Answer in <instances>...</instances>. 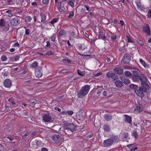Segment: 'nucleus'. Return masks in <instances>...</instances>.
Here are the masks:
<instances>
[{"label": "nucleus", "mask_w": 151, "mask_h": 151, "mask_svg": "<svg viewBox=\"0 0 151 151\" xmlns=\"http://www.w3.org/2000/svg\"><path fill=\"white\" fill-rule=\"evenodd\" d=\"M132 136L134 137L136 139L138 138V134L136 131H133L132 134Z\"/></svg>", "instance_id": "obj_27"}, {"label": "nucleus", "mask_w": 151, "mask_h": 151, "mask_svg": "<svg viewBox=\"0 0 151 151\" xmlns=\"http://www.w3.org/2000/svg\"><path fill=\"white\" fill-rule=\"evenodd\" d=\"M67 111H62L60 113V114L62 115H67Z\"/></svg>", "instance_id": "obj_49"}, {"label": "nucleus", "mask_w": 151, "mask_h": 151, "mask_svg": "<svg viewBox=\"0 0 151 151\" xmlns=\"http://www.w3.org/2000/svg\"><path fill=\"white\" fill-rule=\"evenodd\" d=\"M139 61L142 65L145 68H149V65L146 64L145 61L142 60V59H139Z\"/></svg>", "instance_id": "obj_25"}, {"label": "nucleus", "mask_w": 151, "mask_h": 151, "mask_svg": "<svg viewBox=\"0 0 151 151\" xmlns=\"http://www.w3.org/2000/svg\"><path fill=\"white\" fill-rule=\"evenodd\" d=\"M124 116H125V122L131 124L132 122L131 117L127 115H124Z\"/></svg>", "instance_id": "obj_17"}, {"label": "nucleus", "mask_w": 151, "mask_h": 151, "mask_svg": "<svg viewBox=\"0 0 151 151\" xmlns=\"http://www.w3.org/2000/svg\"><path fill=\"white\" fill-rule=\"evenodd\" d=\"M41 151H48V150L46 148H43L42 149Z\"/></svg>", "instance_id": "obj_64"}, {"label": "nucleus", "mask_w": 151, "mask_h": 151, "mask_svg": "<svg viewBox=\"0 0 151 151\" xmlns=\"http://www.w3.org/2000/svg\"><path fill=\"white\" fill-rule=\"evenodd\" d=\"M19 45V44L18 42H16L15 43L14 45V46L16 47H18Z\"/></svg>", "instance_id": "obj_63"}, {"label": "nucleus", "mask_w": 151, "mask_h": 151, "mask_svg": "<svg viewBox=\"0 0 151 151\" xmlns=\"http://www.w3.org/2000/svg\"><path fill=\"white\" fill-rule=\"evenodd\" d=\"M118 140V137L116 136H113L109 138L104 141V146L105 147L110 146L112 145L113 142L117 141Z\"/></svg>", "instance_id": "obj_2"}, {"label": "nucleus", "mask_w": 151, "mask_h": 151, "mask_svg": "<svg viewBox=\"0 0 151 151\" xmlns=\"http://www.w3.org/2000/svg\"><path fill=\"white\" fill-rule=\"evenodd\" d=\"M38 63L36 61H34L30 66V68H35L37 67L38 65Z\"/></svg>", "instance_id": "obj_21"}, {"label": "nucleus", "mask_w": 151, "mask_h": 151, "mask_svg": "<svg viewBox=\"0 0 151 151\" xmlns=\"http://www.w3.org/2000/svg\"><path fill=\"white\" fill-rule=\"evenodd\" d=\"M136 110L138 112H141L142 111V110L141 109V107L138 106H136V107L134 111H136Z\"/></svg>", "instance_id": "obj_39"}, {"label": "nucleus", "mask_w": 151, "mask_h": 151, "mask_svg": "<svg viewBox=\"0 0 151 151\" xmlns=\"http://www.w3.org/2000/svg\"><path fill=\"white\" fill-rule=\"evenodd\" d=\"M36 134V132L33 131L32 134V137H33Z\"/></svg>", "instance_id": "obj_59"}, {"label": "nucleus", "mask_w": 151, "mask_h": 151, "mask_svg": "<svg viewBox=\"0 0 151 151\" xmlns=\"http://www.w3.org/2000/svg\"><path fill=\"white\" fill-rule=\"evenodd\" d=\"M9 101L11 102V103L14 105L15 104V103L14 101V99L13 97H11L9 99Z\"/></svg>", "instance_id": "obj_38"}, {"label": "nucleus", "mask_w": 151, "mask_h": 151, "mask_svg": "<svg viewBox=\"0 0 151 151\" xmlns=\"http://www.w3.org/2000/svg\"><path fill=\"white\" fill-rule=\"evenodd\" d=\"M78 74L80 76H84L85 74V73L84 71H81L78 69L77 70Z\"/></svg>", "instance_id": "obj_36"}, {"label": "nucleus", "mask_w": 151, "mask_h": 151, "mask_svg": "<svg viewBox=\"0 0 151 151\" xmlns=\"http://www.w3.org/2000/svg\"><path fill=\"white\" fill-rule=\"evenodd\" d=\"M65 32L64 30H60L59 33V37H61L63 35L65 34Z\"/></svg>", "instance_id": "obj_33"}, {"label": "nucleus", "mask_w": 151, "mask_h": 151, "mask_svg": "<svg viewBox=\"0 0 151 151\" xmlns=\"http://www.w3.org/2000/svg\"><path fill=\"white\" fill-rule=\"evenodd\" d=\"M14 0H8L7 1L9 4H12V2H14Z\"/></svg>", "instance_id": "obj_62"}, {"label": "nucleus", "mask_w": 151, "mask_h": 151, "mask_svg": "<svg viewBox=\"0 0 151 151\" xmlns=\"http://www.w3.org/2000/svg\"><path fill=\"white\" fill-rule=\"evenodd\" d=\"M142 31L145 33H146V35L150 36V31L149 26L147 24L143 26L142 27Z\"/></svg>", "instance_id": "obj_12"}, {"label": "nucleus", "mask_w": 151, "mask_h": 151, "mask_svg": "<svg viewBox=\"0 0 151 151\" xmlns=\"http://www.w3.org/2000/svg\"><path fill=\"white\" fill-rule=\"evenodd\" d=\"M127 146L130 149V151H134L137 149V147H134V144L128 145Z\"/></svg>", "instance_id": "obj_19"}, {"label": "nucleus", "mask_w": 151, "mask_h": 151, "mask_svg": "<svg viewBox=\"0 0 151 151\" xmlns=\"http://www.w3.org/2000/svg\"><path fill=\"white\" fill-rule=\"evenodd\" d=\"M5 69L4 70V72L2 73V74L4 77H6L8 76L9 73L7 71H5Z\"/></svg>", "instance_id": "obj_40"}, {"label": "nucleus", "mask_w": 151, "mask_h": 151, "mask_svg": "<svg viewBox=\"0 0 151 151\" xmlns=\"http://www.w3.org/2000/svg\"><path fill=\"white\" fill-rule=\"evenodd\" d=\"M11 12L12 11L10 10H8L6 11V13L9 14V15L7 16L8 17H12L13 16V14Z\"/></svg>", "instance_id": "obj_35"}, {"label": "nucleus", "mask_w": 151, "mask_h": 151, "mask_svg": "<svg viewBox=\"0 0 151 151\" xmlns=\"http://www.w3.org/2000/svg\"><path fill=\"white\" fill-rule=\"evenodd\" d=\"M124 73L126 76L129 78L131 77L132 76V73L129 71H126Z\"/></svg>", "instance_id": "obj_30"}, {"label": "nucleus", "mask_w": 151, "mask_h": 151, "mask_svg": "<svg viewBox=\"0 0 151 151\" xmlns=\"http://www.w3.org/2000/svg\"><path fill=\"white\" fill-rule=\"evenodd\" d=\"M68 4L72 7H73L74 6V4L73 2L72 1H69L68 2Z\"/></svg>", "instance_id": "obj_48"}, {"label": "nucleus", "mask_w": 151, "mask_h": 151, "mask_svg": "<svg viewBox=\"0 0 151 151\" xmlns=\"http://www.w3.org/2000/svg\"><path fill=\"white\" fill-rule=\"evenodd\" d=\"M141 74L137 71H133V74L132 76V81L134 82H139V77Z\"/></svg>", "instance_id": "obj_8"}, {"label": "nucleus", "mask_w": 151, "mask_h": 151, "mask_svg": "<svg viewBox=\"0 0 151 151\" xmlns=\"http://www.w3.org/2000/svg\"><path fill=\"white\" fill-rule=\"evenodd\" d=\"M11 24L14 26H17L20 23V20L17 17H14L10 20Z\"/></svg>", "instance_id": "obj_13"}, {"label": "nucleus", "mask_w": 151, "mask_h": 151, "mask_svg": "<svg viewBox=\"0 0 151 151\" xmlns=\"http://www.w3.org/2000/svg\"><path fill=\"white\" fill-rule=\"evenodd\" d=\"M127 38L128 42L131 43H134V41L129 36H127Z\"/></svg>", "instance_id": "obj_42"}, {"label": "nucleus", "mask_w": 151, "mask_h": 151, "mask_svg": "<svg viewBox=\"0 0 151 151\" xmlns=\"http://www.w3.org/2000/svg\"><path fill=\"white\" fill-rule=\"evenodd\" d=\"M104 131L106 132H109L110 130V127L108 124H105L103 127Z\"/></svg>", "instance_id": "obj_26"}, {"label": "nucleus", "mask_w": 151, "mask_h": 151, "mask_svg": "<svg viewBox=\"0 0 151 151\" xmlns=\"http://www.w3.org/2000/svg\"><path fill=\"white\" fill-rule=\"evenodd\" d=\"M139 81L141 82V85L142 86L144 87L145 88L144 89H145V90H146L147 88H149V85L147 83L148 79L145 75L141 74L139 77Z\"/></svg>", "instance_id": "obj_3"}, {"label": "nucleus", "mask_w": 151, "mask_h": 151, "mask_svg": "<svg viewBox=\"0 0 151 151\" xmlns=\"http://www.w3.org/2000/svg\"><path fill=\"white\" fill-rule=\"evenodd\" d=\"M74 15V12L72 11L70 13V14L69 15L68 17L69 18H71L73 17Z\"/></svg>", "instance_id": "obj_46"}, {"label": "nucleus", "mask_w": 151, "mask_h": 151, "mask_svg": "<svg viewBox=\"0 0 151 151\" xmlns=\"http://www.w3.org/2000/svg\"><path fill=\"white\" fill-rule=\"evenodd\" d=\"M99 35H98V37L99 38L105 40L106 38V37L105 35H104L103 32L101 31H100L99 32Z\"/></svg>", "instance_id": "obj_24"}, {"label": "nucleus", "mask_w": 151, "mask_h": 151, "mask_svg": "<svg viewBox=\"0 0 151 151\" xmlns=\"http://www.w3.org/2000/svg\"><path fill=\"white\" fill-rule=\"evenodd\" d=\"M7 138L9 139L10 141L13 140L14 139V137H12L11 136H9V137H8Z\"/></svg>", "instance_id": "obj_51"}, {"label": "nucleus", "mask_w": 151, "mask_h": 151, "mask_svg": "<svg viewBox=\"0 0 151 151\" xmlns=\"http://www.w3.org/2000/svg\"><path fill=\"white\" fill-rule=\"evenodd\" d=\"M102 73H101V72H99L98 73H97L96 74H95V76L96 77V76H100V75H101L102 74Z\"/></svg>", "instance_id": "obj_58"}, {"label": "nucleus", "mask_w": 151, "mask_h": 151, "mask_svg": "<svg viewBox=\"0 0 151 151\" xmlns=\"http://www.w3.org/2000/svg\"><path fill=\"white\" fill-rule=\"evenodd\" d=\"M47 45H46V47H50V42L49 41L46 42Z\"/></svg>", "instance_id": "obj_57"}, {"label": "nucleus", "mask_w": 151, "mask_h": 151, "mask_svg": "<svg viewBox=\"0 0 151 151\" xmlns=\"http://www.w3.org/2000/svg\"><path fill=\"white\" fill-rule=\"evenodd\" d=\"M76 29L75 30H74L73 31H72L70 32V34L71 36L74 37L76 35Z\"/></svg>", "instance_id": "obj_37"}, {"label": "nucleus", "mask_w": 151, "mask_h": 151, "mask_svg": "<svg viewBox=\"0 0 151 151\" xmlns=\"http://www.w3.org/2000/svg\"><path fill=\"white\" fill-rule=\"evenodd\" d=\"M26 19H27V20L28 22H30L31 21V20H32V18L30 16L27 17Z\"/></svg>", "instance_id": "obj_52"}, {"label": "nucleus", "mask_w": 151, "mask_h": 151, "mask_svg": "<svg viewBox=\"0 0 151 151\" xmlns=\"http://www.w3.org/2000/svg\"><path fill=\"white\" fill-rule=\"evenodd\" d=\"M149 88H147L146 90H145L144 88H145L144 87L142 86L140 87L139 89H137V90H135V92L138 96L140 97L141 98L144 96V92L146 93L147 91V89Z\"/></svg>", "instance_id": "obj_5"}, {"label": "nucleus", "mask_w": 151, "mask_h": 151, "mask_svg": "<svg viewBox=\"0 0 151 151\" xmlns=\"http://www.w3.org/2000/svg\"><path fill=\"white\" fill-rule=\"evenodd\" d=\"M116 35H115L114 37H112L111 38V39L112 40L114 41L116 40Z\"/></svg>", "instance_id": "obj_56"}, {"label": "nucleus", "mask_w": 151, "mask_h": 151, "mask_svg": "<svg viewBox=\"0 0 151 151\" xmlns=\"http://www.w3.org/2000/svg\"><path fill=\"white\" fill-rule=\"evenodd\" d=\"M5 24V22L3 19H1L0 20V27H3L4 26Z\"/></svg>", "instance_id": "obj_32"}, {"label": "nucleus", "mask_w": 151, "mask_h": 151, "mask_svg": "<svg viewBox=\"0 0 151 151\" xmlns=\"http://www.w3.org/2000/svg\"><path fill=\"white\" fill-rule=\"evenodd\" d=\"M114 73H117L119 75H121L123 73V69L119 67L115 68L114 69Z\"/></svg>", "instance_id": "obj_15"}, {"label": "nucleus", "mask_w": 151, "mask_h": 151, "mask_svg": "<svg viewBox=\"0 0 151 151\" xmlns=\"http://www.w3.org/2000/svg\"><path fill=\"white\" fill-rule=\"evenodd\" d=\"M52 138L53 140L56 143H60L62 140L61 137L60 136L57 134L53 135L52 137Z\"/></svg>", "instance_id": "obj_11"}, {"label": "nucleus", "mask_w": 151, "mask_h": 151, "mask_svg": "<svg viewBox=\"0 0 151 151\" xmlns=\"http://www.w3.org/2000/svg\"><path fill=\"white\" fill-rule=\"evenodd\" d=\"M122 137L123 139H125L126 141L128 142L127 140H128L130 139L129 137V134L127 132H124L122 134Z\"/></svg>", "instance_id": "obj_18"}, {"label": "nucleus", "mask_w": 151, "mask_h": 151, "mask_svg": "<svg viewBox=\"0 0 151 151\" xmlns=\"http://www.w3.org/2000/svg\"><path fill=\"white\" fill-rule=\"evenodd\" d=\"M103 95L104 96H106L107 95V92L106 91H104L103 92Z\"/></svg>", "instance_id": "obj_61"}, {"label": "nucleus", "mask_w": 151, "mask_h": 151, "mask_svg": "<svg viewBox=\"0 0 151 151\" xmlns=\"http://www.w3.org/2000/svg\"><path fill=\"white\" fill-rule=\"evenodd\" d=\"M55 34H53L51 38V40L53 42H54L55 41Z\"/></svg>", "instance_id": "obj_44"}, {"label": "nucleus", "mask_w": 151, "mask_h": 151, "mask_svg": "<svg viewBox=\"0 0 151 151\" xmlns=\"http://www.w3.org/2000/svg\"><path fill=\"white\" fill-rule=\"evenodd\" d=\"M90 88V86L89 85H86L83 87L80 90L77 92L78 97L82 98L86 95L88 93Z\"/></svg>", "instance_id": "obj_1"}, {"label": "nucleus", "mask_w": 151, "mask_h": 151, "mask_svg": "<svg viewBox=\"0 0 151 151\" xmlns=\"http://www.w3.org/2000/svg\"><path fill=\"white\" fill-rule=\"evenodd\" d=\"M48 2V0H43L42 3L44 4H46Z\"/></svg>", "instance_id": "obj_60"}, {"label": "nucleus", "mask_w": 151, "mask_h": 151, "mask_svg": "<svg viewBox=\"0 0 151 151\" xmlns=\"http://www.w3.org/2000/svg\"><path fill=\"white\" fill-rule=\"evenodd\" d=\"M63 127L64 129L66 130L68 132L70 131L73 132L76 130V126L73 123H64Z\"/></svg>", "instance_id": "obj_4"}, {"label": "nucleus", "mask_w": 151, "mask_h": 151, "mask_svg": "<svg viewBox=\"0 0 151 151\" xmlns=\"http://www.w3.org/2000/svg\"><path fill=\"white\" fill-rule=\"evenodd\" d=\"M20 58L19 56L18 55L14 57L10 58L9 59L12 62H14L18 60Z\"/></svg>", "instance_id": "obj_23"}, {"label": "nucleus", "mask_w": 151, "mask_h": 151, "mask_svg": "<svg viewBox=\"0 0 151 151\" xmlns=\"http://www.w3.org/2000/svg\"><path fill=\"white\" fill-rule=\"evenodd\" d=\"M67 115H69L71 116L74 113L73 111L71 110H69L67 111Z\"/></svg>", "instance_id": "obj_41"}, {"label": "nucleus", "mask_w": 151, "mask_h": 151, "mask_svg": "<svg viewBox=\"0 0 151 151\" xmlns=\"http://www.w3.org/2000/svg\"><path fill=\"white\" fill-rule=\"evenodd\" d=\"M1 58V60L3 61H5L7 60V58L4 55L2 56Z\"/></svg>", "instance_id": "obj_45"}, {"label": "nucleus", "mask_w": 151, "mask_h": 151, "mask_svg": "<svg viewBox=\"0 0 151 151\" xmlns=\"http://www.w3.org/2000/svg\"><path fill=\"white\" fill-rule=\"evenodd\" d=\"M29 102L32 104L33 105L37 103V101L35 99H29L28 100Z\"/></svg>", "instance_id": "obj_28"}, {"label": "nucleus", "mask_w": 151, "mask_h": 151, "mask_svg": "<svg viewBox=\"0 0 151 151\" xmlns=\"http://www.w3.org/2000/svg\"><path fill=\"white\" fill-rule=\"evenodd\" d=\"M131 60V56L129 54L126 53L122 58L121 63L122 64H128Z\"/></svg>", "instance_id": "obj_6"}, {"label": "nucleus", "mask_w": 151, "mask_h": 151, "mask_svg": "<svg viewBox=\"0 0 151 151\" xmlns=\"http://www.w3.org/2000/svg\"><path fill=\"white\" fill-rule=\"evenodd\" d=\"M61 2H59L58 3V10L61 9Z\"/></svg>", "instance_id": "obj_47"}, {"label": "nucleus", "mask_w": 151, "mask_h": 151, "mask_svg": "<svg viewBox=\"0 0 151 151\" xmlns=\"http://www.w3.org/2000/svg\"><path fill=\"white\" fill-rule=\"evenodd\" d=\"M129 87L131 89L134 90V92H135V90H137L139 88V87L138 85L133 84L130 85L129 86Z\"/></svg>", "instance_id": "obj_22"}, {"label": "nucleus", "mask_w": 151, "mask_h": 151, "mask_svg": "<svg viewBox=\"0 0 151 151\" xmlns=\"http://www.w3.org/2000/svg\"><path fill=\"white\" fill-rule=\"evenodd\" d=\"M116 86L119 88L122 87L123 85V83L120 81H116L115 82Z\"/></svg>", "instance_id": "obj_20"}, {"label": "nucleus", "mask_w": 151, "mask_h": 151, "mask_svg": "<svg viewBox=\"0 0 151 151\" xmlns=\"http://www.w3.org/2000/svg\"><path fill=\"white\" fill-rule=\"evenodd\" d=\"M140 45H142L143 44V42L142 40H139L137 42Z\"/></svg>", "instance_id": "obj_54"}, {"label": "nucleus", "mask_w": 151, "mask_h": 151, "mask_svg": "<svg viewBox=\"0 0 151 151\" xmlns=\"http://www.w3.org/2000/svg\"><path fill=\"white\" fill-rule=\"evenodd\" d=\"M30 29H27L25 31V34L27 35H28L30 33Z\"/></svg>", "instance_id": "obj_50"}, {"label": "nucleus", "mask_w": 151, "mask_h": 151, "mask_svg": "<svg viewBox=\"0 0 151 151\" xmlns=\"http://www.w3.org/2000/svg\"><path fill=\"white\" fill-rule=\"evenodd\" d=\"M3 84L5 87L9 88L12 86V82L9 79H6L4 81Z\"/></svg>", "instance_id": "obj_14"}, {"label": "nucleus", "mask_w": 151, "mask_h": 151, "mask_svg": "<svg viewBox=\"0 0 151 151\" xmlns=\"http://www.w3.org/2000/svg\"><path fill=\"white\" fill-rule=\"evenodd\" d=\"M35 76L38 78H40L42 75V67L39 66L35 69Z\"/></svg>", "instance_id": "obj_7"}, {"label": "nucleus", "mask_w": 151, "mask_h": 151, "mask_svg": "<svg viewBox=\"0 0 151 151\" xmlns=\"http://www.w3.org/2000/svg\"><path fill=\"white\" fill-rule=\"evenodd\" d=\"M43 120L45 122H52L53 120L49 114H44L42 116Z\"/></svg>", "instance_id": "obj_10"}, {"label": "nucleus", "mask_w": 151, "mask_h": 151, "mask_svg": "<svg viewBox=\"0 0 151 151\" xmlns=\"http://www.w3.org/2000/svg\"><path fill=\"white\" fill-rule=\"evenodd\" d=\"M58 20V18H54L50 22L52 24H53L57 22Z\"/></svg>", "instance_id": "obj_34"}, {"label": "nucleus", "mask_w": 151, "mask_h": 151, "mask_svg": "<svg viewBox=\"0 0 151 151\" xmlns=\"http://www.w3.org/2000/svg\"><path fill=\"white\" fill-rule=\"evenodd\" d=\"M54 109L56 110H58L59 112H60L61 111V109L59 108L57 106H55L54 108Z\"/></svg>", "instance_id": "obj_53"}, {"label": "nucleus", "mask_w": 151, "mask_h": 151, "mask_svg": "<svg viewBox=\"0 0 151 151\" xmlns=\"http://www.w3.org/2000/svg\"><path fill=\"white\" fill-rule=\"evenodd\" d=\"M122 81L125 85H128L130 83V81L129 79H124Z\"/></svg>", "instance_id": "obj_31"}, {"label": "nucleus", "mask_w": 151, "mask_h": 151, "mask_svg": "<svg viewBox=\"0 0 151 151\" xmlns=\"http://www.w3.org/2000/svg\"><path fill=\"white\" fill-rule=\"evenodd\" d=\"M40 16L41 18V22H44L46 19V15L42 13L40 14Z\"/></svg>", "instance_id": "obj_29"}, {"label": "nucleus", "mask_w": 151, "mask_h": 151, "mask_svg": "<svg viewBox=\"0 0 151 151\" xmlns=\"http://www.w3.org/2000/svg\"><path fill=\"white\" fill-rule=\"evenodd\" d=\"M52 51H50L47 52L46 53V54L47 55H51L52 54Z\"/></svg>", "instance_id": "obj_55"}, {"label": "nucleus", "mask_w": 151, "mask_h": 151, "mask_svg": "<svg viewBox=\"0 0 151 151\" xmlns=\"http://www.w3.org/2000/svg\"><path fill=\"white\" fill-rule=\"evenodd\" d=\"M106 76L108 78H111L114 81L118 79L117 76L114 73H113L111 71L108 72L106 74Z\"/></svg>", "instance_id": "obj_9"}, {"label": "nucleus", "mask_w": 151, "mask_h": 151, "mask_svg": "<svg viewBox=\"0 0 151 151\" xmlns=\"http://www.w3.org/2000/svg\"><path fill=\"white\" fill-rule=\"evenodd\" d=\"M104 118L106 121H110L112 119V116L110 114H104Z\"/></svg>", "instance_id": "obj_16"}, {"label": "nucleus", "mask_w": 151, "mask_h": 151, "mask_svg": "<svg viewBox=\"0 0 151 151\" xmlns=\"http://www.w3.org/2000/svg\"><path fill=\"white\" fill-rule=\"evenodd\" d=\"M148 18L151 17V9L149 10V11L147 15Z\"/></svg>", "instance_id": "obj_43"}]
</instances>
